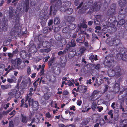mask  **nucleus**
Returning a JSON list of instances; mask_svg holds the SVG:
<instances>
[{
	"mask_svg": "<svg viewBox=\"0 0 127 127\" xmlns=\"http://www.w3.org/2000/svg\"><path fill=\"white\" fill-rule=\"evenodd\" d=\"M50 2L52 5L50 7L49 15L54 16L56 14L57 10L62 8V1L61 0H51Z\"/></svg>",
	"mask_w": 127,
	"mask_h": 127,
	"instance_id": "obj_1",
	"label": "nucleus"
},
{
	"mask_svg": "<svg viewBox=\"0 0 127 127\" xmlns=\"http://www.w3.org/2000/svg\"><path fill=\"white\" fill-rule=\"evenodd\" d=\"M10 62L12 64L11 66L10 65H8L7 68L4 69V70L7 71V73H8L11 71H12L15 68H16L19 69H21L23 67L20 65L22 63V60L20 58L14 60L12 59L11 60Z\"/></svg>",
	"mask_w": 127,
	"mask_h": 127,
	"instance_id": "obj_2",
	"label": "nucleus"
},
{
	"mask_svg": "<svg viewBox=\"0 0 127 127\" xmlns=\"http://www.w3.org/2000/svg\"><path fill=\"white\" fill-rule=\"evenodd\" d=\"M83 9H88L91 8L93 10H95L96 11L99 10L100 8V6L99 4H98L97 2H95L94 4L93 1L92 0H89L85 3H84L82 5Z\"/></svg>",
	"mask_w": 127,
	"mask_h": 127,
	"instance_id": "obj_3",
	"label": "nucleus"
},
{
	"mask_svg": "<svg viewBox=\"0 0 127 127\" xmlns=\"http://www.w3.org/2000/svg\"><path fill=\"white\" fill-rule=\"evenodd\" d=\"M121 69L119 66H116L113 69L108 70V76L112 77L115 76L116 78H118L120 76L122 75L121 72Z\"/></svg>",
	"mask_w": 127,
	"mask_h": 127,
	"instance_id": "obj_4",
	"label": "nucleus"
},
{
	"mask_svg": "<svg viewBox=\"0 0 127 127\" xmlns=\"http://www.w3.org/2000/svg\"><path fill=\"white\" fill-rule=\"evenodd\" d=\"M19 21L17 18L15 19V25L14 27L12 29L10 32V35L11 36H19L21 34V30L19 29L20 26Z\"/></svg>",
	"mask_w": 127,
	"mask_h": 127,
	"instance_id": "obj_5",
	"label": "nucleus"
},
{
	"mask_svg": "<svg viewBox=\"0 0 127 127\" xmlns=\"http://www.w3.org/2000/svg\"><path fill=\"white\" fill-rule=\"evenodd\" d=\"M48 9H43L41 11L39 14V18L41 20L40 23L42 25H44L47 21V18H46V15L48 13Z\"/></svg>",
	"mask_w": 127,
	"mask_h": 127,
	"instance_id": "obj_6",
	"label": "nucleus"
},
{
	"mask_svg": "<svg viewBox=\"0 0 127 127\" xmlns=\"http://www.w3.org/2000/svg\"><path fill=\"white\" fill-rule=\"evenodd\" d=\"M126 48L124 47L121 48L120 51V53H118L116 56V58L117 60H122L124 61H126V58H125L126 56V53L127 51Z\"/></svg>",
	"mask_w": 127,
	"mask_h": 127,
	"instance_id": "obj_7",
	"label": "nucleus"
},
{
	"mask_svg": "<svg viewBox=\"0 0 127 127\" xmlns=\"http://www.w3.org/2000/svg\"><path fill=\"white\" fill-rule=\"evenodd\" d=\"M116 13V5L115 4H112L109 8L107 12V15L113 17Z\"/></svg>",
	"mask_w": 127,
	"mask_h": 127,
	"instance_id": "obj_8",
	"label": "nucleus"
},
{
	"mask_svg": "<svg viewBox=\"0 0 127 127\" xmlns=\"http://www.w3.org/2000/svg\"><path fill=\"white\" fill-rule=\"evenodd\" d=\"M28 102L29 106H32L33 111H36L38 109L39 103L37 101H34L32 99L30 98L28 100Z\"/></svg>",
	"mask_w": 127,
	"mask_h": 127,
	"instance_id": "obj_9",
	"label": "nucleus"
},
{
	"mask_svg": "<svg viewBox=\"0 0 127 127\" xmlns=\"http://www.w3.org/2000/svg\"><path fill=\"white\" fill-rule=\"evenodd\" d=\"M28 84L29 86H30L32 84L30 78H29L27 80L26 79L23 80L20 85V88L23 90L26 89L27 85Z\"/></svg>",
	"mask_w": 127,
	"mask_h": 127,
	"instance_id": "obj_10",
	"label": "nucleus"
},
{
	"mask_svg": "<svg viewBox=\"0 0 127 127\" xmlns=\"http://www.w3.org/2000/svg\"><path fill=\"white\" fill-rule=\"evenodd\" d=\"M112 45L116 46L119 50L121 47L122 48V44L120 40L116 38H113L112 41Z\"/></svg>",
	"mask_w": 127,
	"mask_h": 127,
	"instance_id": "obj_11",
	"label": "nucleus"
},
{
	"mask_svg": "<svg viewBox=\"0 0 127 127\" xmlns=\"http://www.w3.org/2000/svg\"><path fill=\"white\" fill-rule=\"evenodd\" d=\"M114 63V60L112 58L108 57L104 62V64L106 68L111 67Z\"/></svg>",
	"mask_w": 127,
	"mask_h": 127,
	"instance_id": "obj_12",
	"label": "nucleus"
},
{
	"mask_svg": "<svg viewBox=\"0 0 127 127\" xmlns=\"http://www.w3.org/2000/svg\"><path fill=\"white\" fill-rule=\"evenodd\" d=\"M42 45L44 47L46 48L44 49L45 52L48 53L51 51V47L48 42L46 41H43L42 43Z\"/></svg>",
	"mask_w": 127,
	"mask_h": 127,
	"instance_id": "obj_13",
	"label": "nucleus"
},
{
	"mask_svg": "<svg viewBox=\"0 0 127 127\" xmlns=\"http://www.w3.org/2000/svg\"><path fill=\"white\" fill-rule=\"evenodd\" d=\"M69 30L67 26L63 28L62 30V32L65 34L64 35V37L66 39H69L71 37V36L69 33Z\"/></svg>",
	"mask_w": 127,
	"mask_h": 127,
	"instance_id": "obj_14",
	"label": "nucleus"
},
{
	"mask_svg": "<svg viewBox=\"0 0 127 127\" xmlns=\"http://www.w3.org/2000/svg\"><path fill=\"white\" fill-rule=\"evenodd\" d=\"M29 0H25L23 4V11L27 12L29 9Z\"/></svg>",
	"mask_w": 127,
	"mask_h": 127,
	"instance_id": "obj_15",
	"label": "nucleus"
},
{
	"mask_svg": "<svg viewBox=\"0 0 127 127\" xmlns=\"http://www.w3.org/2000/svg\"><path fill=\"white\" fill-rule=\"evenodd\" d=\"M120 83L119 81H117L113 86V87L114 91H116L117 92H119L120 90Z\"/></svg>",
	"mask_w": 127,
	"mask_h": 127,
	"instance_id": "obj_16",
	"label": "nucleus"
},
{
	"mask_svg": "<svg viewBox=\"0 0 127 127\" xmlns=\"http://www.w3.org/2000/svg\"><path fill=\"white\" fill-rule=\"evenodd\" d=\"M83 2H82L80 3L79 5L77 7V8L78 9L80 8H81V9H80L79 10V13L80 14H84L85 12V11L87 9H83Z\"/></svg>",
	"mask_w": 127,
	"mask_h": 127,
	"instance_id": "obj_17",
	"label": "nucleus"
},
{
	"mask_svg": "<svg viewBox=\"0 0 127 127\" xmlns=\"http://www.w3.org/2000/svg\"><path fill=\"white\" fill-rule=\"evenodd\" d=\"M64 18L68 22H72L75 19V17L72 16H68L64 17Z\"/></svg>",
	"mask_w": 127,
	"mask_h": 127,
	"instance_id": "obj_18",
	"label": "nucleus"
},
{
	"mask_svg": "<svg viewBox=\"0 0 127 127\" xmlns=\"http://www.w3.org/2000/svg\"><path fill=\"white\" fill-rule=\"evenodd\" d=\"M61 11H64L68 14L70 15L72 14L73 12V9L72 8H68L65 9H64L62 10L61 9L60 10Z\"/></svg>",
	"mask_w": 127,
	"mask_h": 127,
	"instance_id": "obj_19",
	"label": "nucleus"
},
{
	"mask_svg": "<svg viewBox=\"0 0 127 127\" xmlns=\"http://www.w3.org/2000/svg\"><path fill=\"white\" fill-rule=\"evenodd\" d=\"M16 77L14 75H12L11 77V78H8L7 79V81L9 83L11 84L15 83L16 80Z\"/></svg>",
	"mask_w": 127,
	"mask_h": 127,
	"instance_id": "obj_20",
	"label": "nucleus"
},
{
	"mask_svg": "<svg viewBox=\"0 0 127 127\" xmlns=\"http://www.w3.org/2000/svg\"><path fill=\"white\" fill-rule=\"evenodd\" d=\"M127 119H124L121 121L120 123V127H127Z\"/></svg>",
	"mask_w": 127,
	"mask_h": 127,
	"instance_id": "obj_21",
	"label": "nucleus"
},
{
	"mask_svg": "<svg viewBox=\"0 0 127 127\" xmlns=\"http://www.w3.org/2000/svg\"><path fill=\"white\" fill-rule=\"evenodd\" d=\"M127 3V0H120L119 6L122 8L125 6L126 4Z\"/></svg>",
	"mask_w": 127,
	"mask_h": 127,
	"instance_id": "obj_22",
	"label": "nucleus"
},
{
	"mask_svg": "<svg viewBox=\"0 0 127 127\" xmlns=\"http://www.w3.org/2000/svg\"><path fill=\"white\" fill-rule=\"evenodd\" d=\"M76 53L73 50H70L68 54V57L69 59L73 58L75 55Z\"/></svg>",
	"mask_w": 127,
	"mask_h": 127,
	"instance_id": "obj_23",
	"label": "nucleus"
},
{
	"mask_svg": "<svg viewBox=\"0 0 127 127\" xmlns=\"http://www.w3.org/2000/svg\"><path fill=\"white\" fill-rule=\"evenodd\" d=\"M69 30H74L76 27V25L75 24L71 23L67 26Z\"/></svg>",
	"mask_w": 127,
	"mask_h": 127,
	"instance_id": "obj_24",
	"label": "nucleus"
},
{
	"mask_svg": "<svg viewBox=\"0 0 127 127\" xmlns=\"http://www.w3.org/2000/svg\"><path fill=\"white\" fill-rule=\"evenodd\" d=\"M22 118L21 122L23 123H26L27 122L28 118L25 115H24L23 114H21Z\"/></svg>",
	"mask_w": 127,
	"mask_h": 127,
	"instance_id": "obj_25",
	"label": "nucleus"
},
{
	"mask_svg": "<svg viewBox=\"0 0 127 127\" xmlns=\"http://www.w3.org/2000/svg\"><path fill=\"white\" fill-rule=\"evenodd\" d=\"M90 118H87L84 119L82 122V124L83 125H86L90 122Z\"/></svg>",
	"mask_w": 127,
	"mask_h": 127,
	"instance_id": "obj_26",
	"label": "nucleus"
},
{
	"mask_svg": "<svg viewBox=\"0 0 127 127\" xmlns=\"http://www.w3.org/2000/svg\"><path fill=\"white\" fill-rule=\"evenodd\" d=\"M85 20H84L83 21L82 23H80V25L78 26L79 28V29H81V28L86 29L87 28V25L85 23Z\"/></svg>",
	"mask_w": 127,
	"mask_h": 127,
	"instance_id": "obj_27",
	"label": "nucleus"
},
{
	"mask_svg": "<svg viewBox=\"0 0 127 127\" xmlns=\"http://www.w3.org/2000/svg\"><path fill=\"white\" fill-rule=\"evenodd\" d=\"M71 5V3L70 1H67L65 2L63 4V7L64 9V8L68 7Z\"/></svg>",
	"mask_w": 127,
	"mask_h": 127,
	"instance_id": "obj_28",
	"label": "nucleus"
},
{
	"mask_svg": "<svg viewBox=\"0 0 127 127\" xmlns=\"http://www.w3.org/2000/svg\"><path fill=\"white\" fill-rule=\"evenodd\" d=\"M0 28L4 31H6L7 29V25L6 23H4L2 24V25L0 26Z\"/></svg>",
	"mask_w": 127,
	"mask_h": 127,
	"instance_id": "obj_29",
	"label": "nucleus"
},
{
	"mask_svg": "<svg viewBox=\"0 0 127 127\" xmlns=\"http://www.w3.org/2000/svg\"><path fill=\"white\" fill-rule=\"evenodd\" d=\"M127 12V9H121L119 12V13L120 14H124Z\"/></svg>",
	"mask_w": 127,
	"mask_h": 127,
	"instance_id": "obj_30",
	"label": "nucleus"
},
{
	"mask_svg": "<svg viewBox=\"0 0 127 127\" xmlns=\"http://www.w3.org/2000/svg\"><path fill=\"white\" fill-rule=\"evenodd\" d=\"M26 52V51L24 50H22L21 52L20 53V55L22 59H24Z\"/></svg>",
	"mask_w": 127,
	"mask_h": 127,
	"instance_id": "obj_31",
	"label": "nucleus"
},
{
	"mask_svg": "<svg viewBox=\"0 0 127 127\" xmlns=\"http://www.w3.org/2000/svg\"><path fill=\"white\" fill-rule=\"evenodd\" d=\"M13 8L12 7H10L9 8V16L12 17L13 16Z\"/></svg>",
	"mask_w": 127,
	"mask_h": 127,
	"instance_id": "obj_32",
	"label": "nucleus"
},
{
	"mask_svg": "<svg viewBox=\"0 0 127 127\" xmlns=\"http://www.w3.org/2000/svg\"><path fill=\"white\" fill-rule=\"evenodd\" d=\"M54 22L55 24H59L60 22V19L58 17H56L54 18Z\"/></svg>",
	"mask_w": 127,
	"mask_h": 127,
	"instance_id": "obj_33",
	"label": "nucleus"
},
{
	"mask_svg": "<svg viewBox=\"0 0 127 127\" xmlns=\"http://www.w3.org/2000/svg\"><path fill=\"white\" fill-rule=\"evenodd\" d=\"M98 93L99 91L98 90H95L92 93L91 97L92 98H95V95H96Z\"/></svg>",
	"mask_w": 127,
	"mask_h": 127,
	"instance_id": "obj_34",
	"label": "nucleus"
},
{
	"mask_svg": "<svg viewBox=\"0 0 127 127\" xmlns=\"http://www.w3.org/2000/svg\"><path fill=\"white\" fill-rule=\"evenodd\" d=\"M16 92V90L14 89L13 90H11V92H10L8 93V95H10V96H13L14 95Z\"/></svg>",
	"mask_w": 127,
	"mask_h": 127,
	"instance_id": "obj_35",
	"label": "nucleus"
},
{
	"mask_svg": "<svg viewBox=\"0 0 127 127\" xmlns=\"http://www.w3.org/2000/svg\"><path fill=\"white\" fill-rule=\"evenodd\" d=\"M50 96L49 93H46L44 94V98L45 100H47L49 98Z\"/></svg>",
	"mask_w": 127,
	"mask_h": 127,
	"instance_id": "obj_36",
	"label": "nucleus"
},
{
	"mask_svg": "<svg viewBox=\"0 0 127 127\" xmlns=\"http://www.w3.org/2000/svg\"><path fill=\"white\" fill-rule=\"evenodd\" d=\"M1 87L3 89H7L11 88V85L10 84H7L6 85H1Z\"/></svg>",
	"mask_w": 127,
	"mask_h": 127,
	"instance_id": "obj_37",
	"label": "nucleus"
},
{
	"mask_svg": "<svg viewBox=\"0 0 127 127\" xmlns=\"http://www.w3.org/2000/svg\"><path fill=\"white\" fill-rule=\"evenodd\" d=\"M16 93L14 95V96L16 98H18L20 96L21 92L17 90H16Z\"/></svg>",
	"mask_w": 127,
	"mask_h": 127,
	"instance_id": "obj_38",
	"label": "nucleus"
},
{
	"mask_svg": "<svg viewBox=\"0 0 127 127\" xmlns=\"http://www.w3.org/2000/svg\"><path fill=\"white\" fill-rule=\"evenodd\" d=\"M125 23V20L123 19H121L118 22L117 25L122 26L123 25H124Z\"/></svg>",
	"mask_w": 127,
	"mask_h": 127,
	"instance_id": "obj_39",
	"label": "nucleus"
},
{
	"mask_svg": "<svg viewBox=\"0 0 127 127\" xmlns=\"http://www.w3.org/2000/svg\"><path fill=\"white\" fill-rule=\"evenodd\" d=\"M71 45V46L72 47H73L75 46L76 45V43L75 42V40L74 39H72L71 40V42H69V43Z\"/></svg>",
	"mask_w": 127,
	"mask_h": 127,
	"instance_id": "obj_40",
	"label": "nucleus"
},
{
	"mask_svg": "<svg viewBox=\"0 0 127 127\" xmlns=\"http://www.w3.org/2000/svg\"><path fill=\"white\" fill-rule=\"evenodd\" d=\"M7 56L8 57V59H11L13 57L14 55L13 53H11L9 52L7 53Z\"/></svg>",
	"mask_w": 127,
	"mask_h": 127,
	"instance_id": "obj_41",
	"label": "nucleus"
},
{
	"mask_svg": "<svg viewBox=\"0 0 127 127\" xmlns=\"http://www.w3.org/2000/svg\"><path fill=\"white\" fill-rule=\"evenodd\" d=\"M31 56V55L30 53H29L26 52V54L25 56V58L24 59L25 60L29 59Z\"/></svg>",
	"mask_w": 127,
	"mask_h": 127,
	"instance_id": "obj_42",
	"label": "nucleus"
},
{
	"mask_svg": "<svg viewBox=\"0 0 127 127\" xmlns=\"http://www.w3.org/2000/svg\"><path fill=\"white\" fill-rule=\"evenodd\" d=\"M54 62V59H51L48 62V65L49 68H50L52 64Z\"/></svg>",
	"mask_w": 127,
	"mask_h": 127,
	"instance_id": "obj_43",
	"label": "nucleus"
},
{
	"mask_svg": "<svg viewBox=\"0 0 127 127\" xmlns=\"http://www.w3.org/2000/svg\"><path fill=\"white\" fill-rule=\"evenodd\" d=\"M72 47L71 46V45L68 43V44H66V46L65 48V50L67 51L68 50H70V48Z\"/></svg>",
	"mask_w": 127,
	"mask_h": 127,
	"instance_id": "obj_44",
	"label": "nucleus"
},
{
	"mask_svg": "<svg viewBox=\"0 0 127 127\" xmlns=\"http://www.w3.org/2000/svg\"><path fill=\"white\" fill-rule=\"evenodd\" d=\"M30 98L29 97V96L28 95L25 98V104H24L25 105V106L26 108H27L28 107V104L27 103V101H28V100H29V99Z\"/></svg>",
	"mask_w": 127,
	"mask_h": 127,
	"instance_id": "obj_45",
	"label": "nucleus"
},
{
	"mask_svg": "<svg viewBox=\"0 0 127 127\" xmlns=\"http://www.w3.org/2000/svg\"><path fill=\"white\" fill-rule=\"evenodd\" d=\"M97 106L96 104V103H93L91 107V108L93 110V111H94L95 109L96 108Z\"/></svg>",
	"mask_w": 127,
	"mask_h": 127,
	"instance_id": "obj_46",
	"label": "nucleus"
},
{
	"mask_svg": "<svg viewBox=\"0 0 127 127\" xmlns=\"http://www.w3.org/2000/svg\"><path fill=\"white\" fill-rule=\"evenodd\" d=\"M38 83H39L38 82H36V81H34V83H33V86L34 87V91L35 90L37 87V86L38 85Z\"/></svg>",
	"mask_w": 127,
	"mask_h": 127,
	"instance_id": "obj_47",
	"label": "nucleus"
},
{
	"mask_svg": "<svg viewBox=\"0 0 127 127\" xmlns=\"http://www.w3.org/2000/svg\"><path fill=\"white\" fill-rule=\"evenodd\" d=\"M86 50V49L84 47H82L80 50V51L81 54L83 53Z\"/></svg>",
	"mask_w": 127,
	"mask_h": 127,
	"instance_id": "obj_48",
	"label": "nucleus"
},
{
	"mask_svg": "<svg viewBox=\"0 0 127 127\" xmlns=\"http://www.w3.org/2000/svg\"><path fill=\"white\" fill-rule=\"evenodd\" d=\"M61 43L62 44V46L65 45L66 43V40L65 38H63L62 39Z\"/></svg>",
	"mask_w": 127,
	"mask_h": 127,
	"instance_id": "obj_49",
	"label": "nucleus"
},
{
	"mask_svg": "<svg viewBox=\"0 0 127 127\" xmlns=\"http://www.w3.org/2000/svg\"><path fill=\"white\" fill-rule=\"evenodd\" d=\"M105 123V121L103 119H101L99 122V124L100 125H103Z\"/></svg>",
	"mask_w": 127,
	"mask_h": 127,
	"instance_id": "obj_50",
	"label": "nucleus"
},
{
	"mask_svg": "<svg viewBox=\"0 0 127 127\" xmlns=\"http://www.w3.org/2000/svg\"><path fill=\"white\" fill-rule=\"evenodd\" d=\"M55 39H56L57 40V41H59L61 39V35H56L55 36Z\"/></svg>",
	"mask_w": 127,
	"mask_h": 127,
	"instance_id": "obj_51",
	"label": "nucleus"
},
{
	"mask_svg": "<svg viewBox=\"0 0 127 127\" xmlns=\"http://www.w3.org/2000/svg\"><path fill=\"white\" fill-rule=\"evenodd\" d=\"M43 33L44 34H46L48 33V30L47 27H45L43 31Z\"/></svg>",
	"mask_w": 127,
	"mask_h": 127,
	"instance_id": "obj_52",
	"label": "nucleus"
},
{
	"mask_svg": "<svg viewBox=\"0 0 127 127\" xmlns=\"http://www.w3.org/2000/svg\"><path fill=\"white\" fill-rule=\"evenodd\" d=\"M31 70L30 67L28 66L27 69V73L28 75H29L31 73Z\"/></svg>",
	"mask_w": 127,
	"mask_h": 127,
	"instance_id": "obj_53",
	"label": "nucleus"
},
{
	"mask_svg": "<svg viewBox=\"0 0 127 127\" xmlns=\"http://www.w3.org/2000/svg\"><path fill=\"white\" fill-rule=\"evenodd\" d=\"M111 0H105L104 3V4L107 5V6L110 2Z\"/></svg>",
	"mask_w": 127,
	"mask_h": 127,
	"instance_id": "obj_54",
	"label": "nucleus"
},
{
	"mask_svg": "<svg viewBox=\"0 0 127 127\" xmlns=\"http://www.w3.org/2000/svg\"><path fill=\"white\" fill-rule=\"evenodd\" d=\"M104 87L105 88L103 90V93H105L108 90L109 86L108 85H105L104 86Z\"/></svg>",
	"mask_w": 127,
	"mask_h": 127,
	"instance_id": "obj_55",
	"label": "nucleus"
},
{
	"mask_svg": "<svg viewBox=\"0 0 127 127\" xmlns=\"http://www.w3.org/2000/svg\"><path fill=\"white\" fill-rule=\"evenodd\" d=\"M80 0H75L74 4L76 6H77L80 3Z\"/></svg>",
	"mask_w": 127,
	"mask_h": 127,
	"instance_id": "obj_56",
	"label": "nucleus"
},
{
	"mask_svg": "<svg viewBox=\"0 0 127 127\" xmlns=\"http://www.w3.org/2000/svg\"><path fill=\"white\" fill-rule=\"evenodd\" d=\"M94 55H91L89 57V59L91 60L92 62H94Z\"/></svg>",
	"mask_w": 127,
	"mask_h": 127,
	"instance_id": "obj_57",
	"label": "nucleus"
},
{
	"mask_svg": "<svg viewBox=\"0 0 127 127\" xmlns=\"http://www.w3.org/2000/svg\"><path fill=\"white\" fill-rule=\"evenodd\" d=\"M61 63L60 65L61 66L62 68L64 67L66 65V63L65 62H64L63 63L62 62H61Z\"/></svg>",
	"mask_w": 127,
	"mask_h": 127,
	"instance_id": "obj_58",
	"label": "nucleus"
},
{
	"mask_svg": "<svg viewBox=\"0 0 127 127\" xmlns=\"http://www.w3.org/2000/svg\"><path fill=\"white\" fill-rule=\"evenodd\" d=\"M50 57L49 56H48L47 57H45V58L43 59V61L44 62H46L50 58Z\"/></svg>",
	"mask_w": 127,
	"mask_h": 127,
	"instance_id": "obj_59",
	"label": "nucleus"
},
{
	"mask_svg": "<svg viewBox=\"0 0 127 127\" xmlns=\"http://www.w3.org/2000/svg\"><path fill=\"white\" fill-rule=\"evenodd\" d=\"M46 116L48 118H49L51 117V115L49 112L46 113L45 114Z\"/></svg>",
	"mask_w": 127,
	"mask_h": 127,
	"instance_id": "obj_60",
	"label": "nucleus"
},
{
	"mask_svg": "<svg viewBox=\"0 0 127 127\" xmlns=\"http://www.w3.org/2000/svg\"><path fill=\"white\" fill-rule=\"evenodd\" d=\"M95 68L96 69H99L100 68V64H98L96 65L95 67Z\"/></svg>",
	"mask_w": 127,
	"mask_h": 127,
	"instance_id": "obj_61",
	"label": "nucleus"
},
{
	"mask_svg": "<svg viewBox=\"0 0 127 127\" xmlns=\"http://www.w3.org/2000/svg\"><path fill=\"white\" fill-rule=\"evenodd\" d=\"M60 28L59 27H55L54 29V31L55 32H58Z\"/></svg>",
	"mask_w": 127,
	"mask_h": 127,
	"instance_id": "obj_62",
	"label": "nucleus"
},
{
	"mask_svg": "<svg viewBox=\"0 0 127 127\" xmlns=\"http://www.w3.org/2000/svg\"><path fill=\"white\" fill-rule=\"evenodd\" d=\"M44 70L43 68H42V69L41 71H40L39 74L40 75H42L43 74H44Z\"/></svg>",
	"mask_w": 127,
	"mask_h": 127,
	"instance_id": "obj_63",
	"label": "nucleus"
},
{
	"mask_svg": "<svg viewBox=\"0 0 127 127\" xmlns=\"http://www.w3.org/2000/svg\"><path fill=\"white\" fill-rule=\"evenodd\" d=\"M9 127H14V125L12 121H10L9 124Z\"/></svg>",
	"mask_w": 127,
	"mask_h": 127,
	"instance_id": "obj_64",
	"label": "nucleus"
}]
</instances>
